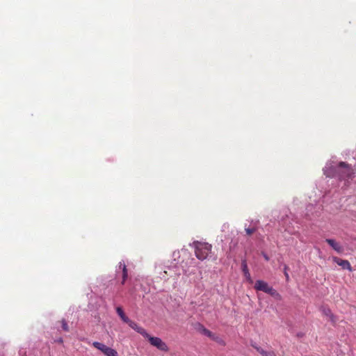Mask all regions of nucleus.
Returning <instances> with one entry per match:
<instances>
[{
  "mask_svg": "<svg viewBox=\"0 0 356 356\" xmlns=\"http://www.w3.org/2000/svg\"><path fill=\"white\" fill-rule=\"evenodd\" d=\"M337 168L339 180H346L355 177V170L350 164L344 161H340L337 163Z\"/></svg>",
  "mask_w": 356,
  "mask_h": 356,
  "instance_id": "obj_1",
  "label": "nucleus"
},
{
  "mask_svg": "<svg viewBox=\"0 0 356 356\" xmlns=\"http://www.w3.org/2000/svg\"><path fill=\"white\" fill-rule=\"evenodd\" d=\"M193 245L195 248V256L200 260L203 261L207 259L211 251L212 246L207 243H202L199 241H194Z\"/></svg>",
  "mask_w": 356,
  "mask_h": 356,
  "instance_id": "obj_2",
  "label": "nucleus"
},
{
  "mask_svg": "<svg viewBox=\"0 0 356 356\" xmlns=\"http://www.w3.org/2000/svg\"><path fill=\"white\" fill-rule=\"evenodd\" d=\"M147 339L149 342L153 346L156 347L159 350L162 351H168V347L165 342H163L161 338L156 337H152L148 333L147 335L144 337Z\"/></svg>",
  "mask_w": 356,
  "mask_h": 356,
  "instance_id": "obj_3",
  "label": "nucleus"
},
{
  "mask_svg": "<svg viewBox=\"0 0 356 356\" xmlns=\"http://www.w3.org/2000/svg\"><path fill=\"white\" fill-rule=\"evenodd\" d=\"M92 346L102 351L106 356H118V352L115 350L106 346L102 343L94 341L92 343Z\"/></svg>",
  "mask_w": 356,
  "mask_h": 356,
  "instance_id": "obj_4",
  "label": "nucleus"
},
{
  "mask_svg": "<svg viewBox=\"0 0 356 356\" xmlns=\"http://www.w3.org/2000/svg\"><path fill=\"white\" fill-rule=\"evenodd\" d=\"M338 168L337 165L325 166L323 169L324 175L330 178H338Z\"/></svg>",
  "mask_w": 356,
  "mask_h": 356,
  "instance_id": "obj_5",
  "label": "nucleus"
},
{
  "mask_svg": "<svg viewBox=\"0 0 356 356\" xmlns=\"http://www.w3.org/2000/svg\"><path fill=\"white\" fill-rule=\"evenodd\" d=\"M333 261L339 266H340L343 269L348 270L350 272L353 271V268L350 266V264L348 260H344L337 257H334Z\"/></svg>",
  "mask_w": 356,
  "mask_h": 356,
  "instance_id": "obj_6",
  "label": "nucleus"
},
{
  "mask_svg": "<svg viewBox=\"0 0 356 356\" xmlns=\"http://www.w3.org/2000/svg\"><path fill=\"white\" fill-rule=\"evenodd\" d=\"M130 327L138 333L140 334L143 337L147 335V331L142 327L139 326L136 322L129 319V322H127Z\"/></svg>",
  "mask_w": 356,
  "mask_h": 356,
  "instance_id": "obj_7",
  "label": "nucleus"
},
{
  "mask_svg": "<svg viewBox=\"0 0 356 356\" xmlns=\"http://www.w3.org/2000/svg\"><path fill=\"white\" fill-rule=\"evenodd\" d=\"M195 328L199 332H200L201 334H202L208 337L212 338L213 337V334L210 330L207 329L202 324H201L200 323H197L195 324Z\"/></svg>",
  "mask_w": 356,
  "mask_h": 356,
  "instance_id": "obj_8",
  "label": "nucleus"
},
{
  "mask_svg": "<svg viewBox=\"0 0 356 356\" xmlns=\"http://www.w3.org/2000/svg\"><path fill=\"white\" fill-rule=\"evenodd\" d=\"M251 346L257 350L262 356H277L273 350L266 351L260 346H258L256 343H251Z\"/></svg>",
  "mask_w": 356,
  "mask_h": 356,
  "instance_id": "obj_9",
  "label": "nucleus"
},
{
  "mask_svg": "<svg viewBox=\"0 0 356 356\" xmlns=\"http://www.w3.org/2000/svg\"><path fill=\"white\" fill-rule=\"evenodd\" d=\"M325 242L328 243L337 252L341 253L343 252V249L342 246L339 243H338L334 239L326 238Z\"/></svg>",
  "mask_w": 356,
  "mask_h": 356,
  "instance_id": "obj_10",
  "label": "nucleus"
},
{
  "mask_svg": "<svg viewBox=\"0 0 356 356\" xmlns=\"http://www.w3.org/2000/svg\"><path fill=\"white\" fill-rule=\"evenodd\" d=\"M241 268H242V271L244 274V276L245 277L247 280L249 281L250 282H252V280L251 279L250 273L249 272L247 261L245 259L242 260Z\"/></svg>",
  "mask_w": 356,
  "mask_h": 356,
  "instance_id": "obj_11",
  "label": "nucleus"
},
{
  "mask_svg": "<svg viewBox=\"0 0 356 356\" xmlns=\"http://www.w3.org/2000/svg\"><path fill=\"white\" fill-rule=\"evenodd\" d=\"M269 285L263 280H257L254 284V289L257 291L265 292Z\"/></svg>",
  "mask_w": 356,
  "mask_h": 356,
  "instance_id": "obj_12",
  "label": "nucleus"
},
{
  "mask_svg": "<svg viewBox=\"0 0 356 356\" xmlns=\"http://www.w3.org/2000/svg\"><path fill=\"white\" fill-rule=\"evenodd\" d=\"M119 268H122V280L121 282V284L123 285V284H124L126 280H127L128 270H127L125 264L122 261L119 263Z\"/></svg>",
  "mask_w": 356,
  "mask_h": 356,
  "instance_id": "obj_13",
  "label": "nucleus"
},
{
  "mask_svg": "<svg viewBox=\"0 0 356 356\" xmlns=\"http://www.w3.org/2000/svg\"><path fill=\"white\" fill-rule=\"evenodd\" d=\"M116 312L123 322L127 323L129 321V318L126 316L122 307H118L116 308Z\"/></svg>",
  "mask_w": 356,
  "mask_h": 356,
  "instance_id": "obj_14",
  "label": "nucleus"
},
{
  "mask_svg": "<svg viewBox=\"0 0 356 356\" xmlns=\"http://www.w3.org/2000/svg\"><path fill=\"white\" fill-rule=\"evenodd\" d=\"M257 227H245V232L246 233L247 235L248 236H250L252 235L253 233H254L256 231H257Z\"/></svg>",
  "mask_w": 356,
  "mask_h": 356,
  "instance_id": "obj_15",
  "label": "nucleus"
},
{
  "mask_svg": "<svg viewBox=\"0 0 356 356\" xmlns=\"http://www.w3.org/2000/svg\"><path fill=\"white\" fill-rule=\"evenodd\" d=\"M61 323V327L63 331L68 332L69 331V327L67 325V323L65 319L63 318L60 321Z\"/></svg>",
  "mask_w": 356,
  "mask_h": 356,
  "instance_id": "obj_16",
  "label": "nucleus"
},
{
  "mask_svg": "<svg viewBox=\"0 0 356 356\" xmlns=\"http://www.w3.org/2000/svg\"><path fill=\"white\" fill-rule=\"evenodd\" d=\"M321 311H322L323 314L327 316H329L332 314L330 309L328 307H322Z\"/></svg>",
  "mask_w": 356,
  "mask_h": 356,
  "instance_id": "obj_17",
  "label": "nucleus"
},
{
  "mask_svg": "<svg viewBox=\"0 0 356 356\" xmlns=\"http://www.w3.org/2000/svg\"><path fill=\"white\" fill-rule=\"evenodd\" d=\"M265 293L271 296H275L277 293L276 291L271 286H268Z\"/></svg>",
  "mask_w": 356,
  "mask_h": 356,
  "instance_id": "obj_18",
  "label": "nucleus"
},
{
  "mask_svg": "<svg viewBox=\"0 0 356 356\" xmlns=\"http://www.w3.org/2000/svg\"><path fill=\"white\" fill-rule=\"evenodd\" d=\"M329 317L332 323H334L336 322V316L332 313L329 316Z\"/></svg>",
  "mask_w": 356,
  "mask_h": 356,
  "instance_id": "obj_19",
  "label": "nucleus"
},
{
  "mask_svg": "<svg viewBox=\"0 0 356 356\" xmlns=\"http://www.w3.org/2000/svg\"><path fill=\"white\" fill-rule=\"evenodd\" d=\"M287 269H288V266L286 265H284V275L286 278V280H289V274L287 273Z\"/></svg>",
  "mask_w": 356,
  "mask_h": 356,
  "instance_id": "obj_20",
  "label": "nucleus"
},
{
  "mask_svg": "<svg viewBox=\"0 0 356 356\" xmlns=\"http://www.w3.org/2000/svg\"><path fill=\"white\" fill-rule=\"evenodd\" d=\"M261 255L264 257V259L266 261H268L270 260V257L268 256V254L266 252H262Z\"/></svg>",
  "mask_w": 356,
  "mask_h": 356,
  "instance_id": "obj_21",
  "label": "nucleus"
},
{
  "mask_svg": "<svg viewBox=\"0 0 356 356\" xmlns=\"http://www.w3.org/2000/svg\"><path fill=\"white\" fill-rule=\"evenodd\" d=\"M303 335H304V334H303V333H302V332H298V333L297 334V337H302Z\"/></svg>",
  "mask_w": 356,
  "mask_h": 356,
  "instance_id": "obj_22",
  "label": "nucleus"
},
{
  "mask_svg": "<svg viewBox=\"0 0 356 356\" xmlns=\"http://www.w3.org/2000/svg\"><path fill=\"white\" fill-rule=\"evenodd\" d=\"M58 342H59V343H62V342H63V339H62V338H60V339L58 340Z\"/></svg>",
  "mask_w": 356,
  "mask_h": 356,
  "instance_id": "obj_23",
  "label": "nucleus"
}]
</instances>
